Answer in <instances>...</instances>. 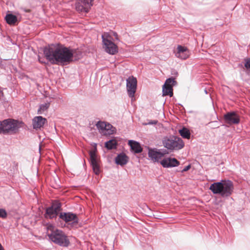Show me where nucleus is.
<instances>
[{
    "instance_id": "obj_8",
    "label": "nucleus",
    "mask_w": 250,
    "mask_h": 250,
    "mask_svg": "<svg viewBox=\"0 0 250 250\" xmlns=\"http://www.w3.org/2000/svg\"><path fill=\"white\" fill-rule=\"evenodd\" d=\"M137 81L133 76H130L126 80V89L129 97L133 98L136 91Z\"/></svg>"
},
{
    "instance_id": "obj_17",
    "label": "nucleus",
    "mask_w": 250,
    "mask_h": 250,
    "mask_svg": "<svg viewBox=\"0 0 250 250\" xmlns=\"http://www.w3.org/2000/svg\"><path fill=\"white\" fill-rule=\"evenodd\" d=\"M115 161L116 164L122 166L127 163L128 157L124 153H121L117 155Z\"/></svg>"
},
{
    "instance_id": "obj_11",
    "label": "nucleus",
    "mask_w": 250,
    "mask_h": 250,
    "mask_svg": "<svg viewBox=\"0 0 250 250\" xmlns=\"http://www.w3.org/2000/svg\"><path fill=\"white\" fill-rule=\"evenodd\" d=\"M93 0H77L76 9L80 12H88Z\"/></svg>"
},
{
    "instance_id": "obj_20",
    "label": "nucleus",
    "mask_w": 250,
    "mask_h": 250,
    "mask_svg": "<svg viewBox=\"0 0 250 250\" xmlns=\"http://www.w3.org/2000/svg\"><path fill=\"white\" fill-rule=\"evenodd\" d=\"M58 213L57 212V211L53 209V208H52L49 207L46 210L45 217L49 218L50 219L53 218L57 215Z\"/></svg>"
},
{
    "instance_id": "obj_18",
    "label": "nucleus",
    "mask_w": 250,
    "mask_h": 250,
    "mask_svg": "<svg viewBox=\"0 0 250 250\" xmlns=\"http://www.w3.org/2000/svg\"><path fill=\"white\" fill-rule=\"evenodd\" d=\"M128 145L130 146L132 151L135 153H139L142 151L141 146L137 142L129 140Z\"/></svg>"
},
{
    "instance_id": "obj_14",
    "label": "nucleus",
    "mask_w": 250,
    "mask_h": 250,
    "mask_svg": "<svg viewBox=\"0 0 250 250\" xmlns=\"http://www.w3.org/2000/svg\"><path fill=\"white\" fill-rule=\"evenodd\" d=\"M177 50L175 56L177 58L180 59H187L190 55L189 51L186 47L178 45L177 48Z\"/></svg>"
},
{
    "instance_id": "obj_9",
    "label": "nucleus",
    "mask_w": 250,
    "mask_h": 250,
    "mask_svg": "<svg viewBox=\"0 0 250 250\" xmlns=\"http://www.w3.org/2000/svg\"><path fill=\"white\" fill-rule=\"evenodd\" d=\"M96 126L100 133L105 135L112 134L115 132V128L111 125L104 122H98Z\"/></svg>"
},
{
    "instance_id": "obj_22",
    "label": "nucleus",
    "mask_w": 250,
    "mask_h": 250,
    "mask_svg": "<svg viewBox=\"0 0 250 250\" xmlns=\"http://www.w3.org/2000/svg\"><path fill=\"white\" fill-rule=\"evenodd\" d=\"M180 135L184 138L189 139L190 133L188 129L186 127H183L182 129L179 130Z\"/></svg>"
},
{
    "instance_id": "obj_28",
    "label": "nucleus",
    "mask_w": 250,
    "mask_h": 250,
    "mask_svg": "<svg viewBox=\"0 0 250 250\" xmlns=\"http://www.w3.org/2000/svg\"><path fill=\"white\" fill-rule=\"evenodd\" d=\"M245 66L247 68L250 69V59H248L246 60Z\"/></svg>"
},
{
    "instance_id": "obj_15",
    "label": "nucleus",
    "mask_w": 250,
    "mask_h": 250,
    "mask_svg": "<svg viewBox=\"0 0 250 250\" xmlns=\"http://www.w3.org/2000/svg\"><path fill=\"white\" fill-rule=\"evenodd\" d=\"M161 164L164 167H171L179 166L180 163L175 158L167 157L162 159Z\"/></svg>"
},
{
    "instance_id": "obj_3",
    "label": "nucleus",
    "mask_w": 250,
    "mask_h": 250,
    "mask_svg": "<svg viewBox=\"0 0 250 250\" xmlns=\"http://www.w3.org/2000/svg\"><path fill=\"white\" fill-rule=\"evenodd\" d=\"M233 184L230 180H222L214 183L209 188L214 194H220L222 197L229 196L233 190Z\"/></svg>"
},
{
    "instance_id": "obj_7",
    "label": "nucleus",
    "mask_w": 250,
    "mask_h": 250,
    "mask_svg": "<svg viewBox=\"0 0 250 250\" xmlns=\"http://www.w3.org/2000/svg\"><path fill=\"white\" fill-rule=\"evenodd\" d=\"M59 216L72 227H76L78 223V218L75 214L71 212H62Z\"/></svg>"
},
{
    "instance_id": "obj_26",
    "label": "nucleus",
    "mask_w": 250,
    "mask_h": 250,
    "mask_svg": "<svg viewBox=\"0 0 250 250\" xmlns=\"http://www.w3.org/2000/svg\"><path fill=\"white\" fill-rule=\"evenodd\" d=\"M53 209L57 211V212L58 213L61 208V204L59 203H53L52 206L51 207Z\"/></svg>"
},
{
    "instance_id": "obj_24",
    "label": "nucleus",
    "mask_w": 250,
    "mask_h": 250,
    "mask_svg": "<svg viewBox=\"0 0 250 250\" xmlns=\"http://www.w3.org/2000/svg\"><path fill=\"white\" fill-rule=\"evenodd\" d=\"M49 103L41 104L38 110V114H42L43 112L46 111L49 107Z\"/></svg>"
},
{
    "instance_id": "obj_1",
    "label": "nucleus",
    "mask_w": 250,
    "mask_h": 250,
    "mask_svg": "<svg viewBox=\"0 0 250 250\" xmlns=\"http://www.w3.org/2000/svg\"><path fill=\"white\" fill-rule=\"evenodd\" d=\"M44 54L51 63L64 65L72 61L73 52L62 45L52 44L44 48Z\"/></svg>"
},
{
    "instance_id": "obj_10",
    "label": "nucleus",
    "mask_w": 250,
    "mask_h": 250,
    "mask_svg": "<svg viewBox=\"0 0 250 250\" xmlns=\"http://www.w3.org/2000/svg\"><path fill=\"white\" fill-rule=\"evenodd\" d=\"M166 153L162 152L156 148H148V155L149 158L153 162H160Z\"/></svg>"
},
{
    "instance_id": "obj_4",
    "label": "nucleus",
    "mask_w": 250,
    "mask_h": 250,
    "mask_svg": "<svg viewBox=\"0 0 250 250\" xmlns=\"http://www.w3.org/2000/svg\"><path fill=\"white\" fill-rule=\"evenodd\" d=\"M162 142L164 146L171 151L178 150L184 146L182 139L174 136L165 137Z\"/></svg>"
},
{
    "instance_id": "obj_31",
    "label": "nucleus",
    "mask_w": 250,
    "mask_h": 250,
    "mask_svg": "<svg viewBox=\"0 0 250 250\" xmlns=\"http://www.w3.org/2000/svg\"><path fill=\"white\" fill-rule=\"evenodd\" d=\"M39 62H41V63H43V62L41 60V59H40V58H39Z\"/></svg>"
},
{
    "instance_id": "obj_2",
    "label": "nucleus",
    "mask_w": 250,
    "mask_h": 250,
    "mask_svg": "<svg viewBox=\"0 0 250 250\" xmlns=\"http://www.w3.org/2000/svg\"><path fill=\"white\" fill-rule=\"evenodd\" d=\"M47 235L54 243L60 246L67 247L70 244L69 240L63 231L58 229L52 224H48L46 226Z\"/></svg>"
},
{
    "instance_id": "obj_23",
    "label": "nucleus",
    "mask_w": 250,
    "mask_h": 250,
    "mask_svg": "<svg viewBox=\"0 0 250 250\" xmlns=\"http://www.w3.org/2000/svg\"><path fill=\"white\" fill-rule=\"evenodd\" d=\"M116 145H117V143H116V140H109V141L106 142L105 143V146L107 148H108L109 149H111L115 148L116 146Z\"/></svg>"
},
{
    "instance_id": "obj_21",
    "label": "nucleus",
    "mask_w": 250,
    "mask_h": 250,
    "mask_svg": "<svg viewBox=\"0 0 250 250\" xmlns=\"http://www.w3.org/2000/svg\"><path fill=\"white\" fill-rule=\"evenodd\" d=\"M169 95L172 97L173 95V88L169 86L164 84L163 86V96Z\"/></svg>"
},
{
    "instance_id": "obj_12",
    "label": "nucleus",
    "mask_w": 250,
    "mask_h": 250,
    "mask_svg": "<svg viewBox=\"0 0 250 250\" xmlns=\"http://www.w3.org/2000/svg\"><path fill=\"white\" fill-rule=\"evenodd\" d=\"M90 163L92 166L93 170L96 174H99L100 172V168L99 165V160L96 154V148H95L89 152Z\"/></svg>"
},
{
    "instance_id": "obj_5",
    "label": "nucleus",
    "mask_w": 250,
    "mask_h": 250,
    "mask_svg": "<svg viewBox=\"0 0 250 250\" xmlns=\"http://www.w3.org/2000/svg\"><path fill=\"white\" fill-rule=\"evenodd\" d=\"M19 128L18 122L14 120L6 119L0 122V133L13 134Z\"/></svg>"
},
{
    "instance_id": "obj_29",
    "label": "nucleus",
    "mask_w": 250,
    "mask_h": 250,
    "mask_svg": "<svg viewBox=\"0 0 250 250\" xmlns=\"http://www.w3.org/2000/svg\"><path fill=\"white\" fill-rule=\"evenodd\" d=\"M157 123V121L154 120L153 121L149 122L145 125H156Z\"/></svg>"
},
{
    "instance_id": "obj_30",
    "label": "nucleus",
    "mask_w": 250,
    "mask_h": 250,
    "mask_svg": "<svg viewBox=\"0 0 250 250\" xmlns=\"http://www.w3.org/2000/svg\"><path fill=\"white\" fill-rule=\"evenodd\" d=\"M190 168V165H188L186 167H184V168L182 170V172H185V171H188V170L189 169V168Z\"/></svg>"
},
{
    "instance_id": "obj_19",
    "label": "nucleus",
    "mask_w": 250,
    "mask_h": 250,
    "mask_svg": "<svg viewBox=\"0 0 250 250\" xmlns=\"http://www.w3.org/2000/svg\"><path fill=\"white\" fill-rule=\"evenodd\" d=\"M5 19L6 22L11 25L15 24L17 21V17L12 14H7Z\"/></svg>"
},
{
    "instance_id": "obj_25",
    "label": "nucleus",
    "mask_w": 250,
    "mask_h": 250,
    "mask_svg": "<svg viewBox=\"0 0 250 250\" xmlns=\"http://www.w3.org/2000/svg\"><path fill=\"white\" fill-rule=\"evenodd\" d=\"M176 84V82L175 81L174 79L173 78H170L166 81L164 84L168 86H169L172 88Z\"/></svg>"
},
{
    "instance_id": "obj_16",
    "label": "nucleus",
    "mask_w": 250,
    "mask_h": 250,
    "mask_svg": "<svg viewBox=\"0 0 250 250\" xmlns=\"http://www.w3.org/2000/svg\"><path fill=\"white\" fill-rule=\"evenodd\" d=\"M47 122L45 118L42 116H37L33 119V126L34 129H37L43 127Z\"/></svg>"
},
{
    "instance_id": "obj_6",
    "label": "nucleus",
    "mask_w": 250,
    "mask_h": 250,
    "mask_svg": "<svg viewBox=\"0 0 250 250\" xmlns=\"http://www.w3.org/2000/svg\"><path fill=\"white\" fill-rule=\"evenodd\" d=\"M102 40L105 51L112 55L118 52L117 46L111 41V37L107 33L102 35Z\"/></svg>"
},
{
    "instance_id": "obj_27",
    "label": "nucleus",
    "mask_w": 250,
    "mask_h": 250,
    "mask_svg": "<svg viewBox=\"0 0 250 250\" xmlns=\"http://www.w3.org/2000/svg\"><path fill=\"white\" fill-rule=\"evenodd\" d=\"M7 215V213L6 210L3 208H0V218H5Z\"/></svg>"
},
{
    "instance_id": "obj_13",
    "label": "nucleus",
    "mask_w": 250,
    "mask_h": 250,
    "mask_svg": "<svg viewBox=\"0 0 250 250\" xmlns=\"http://www.w3.org/2000/svg\"><path fill=\"white\" fill-rule=\"evenodd\" d=\"M226 122L229 125L237 124L240 122L239 116L235 112H228L224 115Z\"/></svg>"
}]
</instances>
